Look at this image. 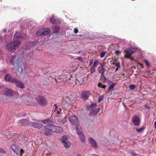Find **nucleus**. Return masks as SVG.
<instances>
[{
	"mask_svg": "<svg viewBox=\"0 0 156 156\" xmlns=\"http://www.w3.org/2000/svg\"><path fill=\"white\" fill-rule=\"evenodd\" d=\"M26 37V35L25 34H21L19 32H17L15 34L14 38L15 40L12 42H11L7 45L6 48L9 51L13 52L14 51L16 48L18 47L20 44V40H23Z\"/></svg>",
	"mask_w": 156,
	"mask_h": 156,
	"instance_id": "1",
	"label": "nucleus"
},
{
	"mask_svg": "<svg viewBox=\"0 0 156 156\" xmlns=\"http://www.w3.org/2000/svg\"><path fill=\"white\" fill-rule=\"evenodd\" d=\"M63 131V129L59 126L52 125H46L44 130L45 135L48 136L51 135L52 133H60Z\"/></svg>",
	"mask_w": 156,
	"mask_h": 156,
	"instance_id": "2",
	"label": "nucleus"
},
{
	"mask_svg": "<svg viewBox=\"0 0 156 156\" xmlns=\"http://www.w3.org/2000/svg\"><path fill=\"white\" fill-rule=\"evenodd\" d=\"M33 121V122H31L33 126L35 128L42 130L44 132L43 134L45 135L44 130L46 129V125L44 126L42 125L40 123L39 121H37L36 119H34Z\"/></svg>",
	"mask_w": 156,
	"mask_h": 156,
	"instance_id": "3",
	"label": "nucleus"
},
{
	"mask_svg": "<svg viewBox=\"0 0 156 156\" xmlns=\"http://www.w3.org/2000/svg\"><path fill=\"white\" fill-rule=\"evenodd\" d=\"M20 61L19 58L17 57L16 55L12 56L9 61V64L14 66H20Z\"/></svg>",
	"mask_w": 156,
	"mask_h": 156,
	"instance_id": "4",
	"label": "nucleus"
},
{
	"mask_svg": "<svg viewBox=\"0 0 156 156\" xmlns=\"http://www.w3.org/2000/svg\"><path fill=\"white\" fill-rule=\"evenodd\" d=\"M50 32V29L48 28H44L37 30L36 33L37 36H44L48 35Z\"/></svg>",
	"mask_w": 156,
	"mask_h": 156,
	"instance_id": "5",
	"label": "nucleus"
},
{
	"mask_svg": "<svg viewBox=\"0 0 156 156\" xmlns=\"http://www.w3.org/2000/svg\"><path fill=\"white\" fill-rule=\"evenodd\" d=\"M36 100L39 104L41 106H44L47 104V100L42 96H38L36 98Z\"/></svg>",
	"mask_w": 156,
	"mask_h": 156,
	"instance_id": "6",
	"label": "nucleus"
},
{
	"mask_svg": "<svg viewBox=\"0 0 156 156\" xmlns=\"http://www.w3.org/2000/svg\"><path fill=\"white\" fill-rule=\"evenodd\" d=\"M76 129L77 134L80 137V140L82 142H84L85 141V137L82 133V131L81 127L80 126H76Z\"/></svg>",
	"mask_w": 156,
	"mask_h": 156,
	"instance_id": "7",
	"label": "nucleus"
},
{
	"mask_svg": "<svg viewBox=\"0 0 156 156\" xmlns=\"http://www.w3.org/2000/svg\"><path fill=\"white\" fill-rule=\"evenodd\" d=\"M69 120L72 123L75 125L76 126H78L80 124L78 118L75 116L69 117Z\"/></svg>",
	"mask_w": 156,
	"mask_h": 156,
	"instance_id": "8",
	"label": "nucleus"
},
{
	"mask_svg": "<svg viewBox=\"0 0 156 156\" xmlns=\"http://www.w3.org/2000/svg\"><path fill=\"white\" fill-rule=\"evenodd\" d=\"M4 79L7 81L12 83H15L17 81L16 79L13 78L8 73L5 76Z\"/></svg>",
	"mask_w": 156,
	"mask_h": 156,
	"instance_id": "9",
	"label": "nucleus"
},
{
	"mask_svg": "<svg viewBox=\"0 0 156 156\" xmlns=\"http://www.w3.org/2000/svg\"><path fill=\"white\" fill-rule=\"evenodd\" d=\"M18 123L23 126H26L27 125H31V122L29 121L28 119H23L19 120Z\"/></svg>",
	"mask_w": 156,
	"mask_h": 156,
	"instance_id": "10",
	"label": "nucleus"
},
{
	"mask_svg": "<svg viewBox=\"0 0 156 156\" xmlns=\"http://www.w3.org/2000/svg\"><path fill=\"white\" fill-rule=\"evenodd\" d=\"M5 94L9 96H11L14 95L15 94H18L16 93L14 91L10 89L7 88L4 90Z\"/></svg>",
	"mask_w": 156,
	"mask_h": 156,
	"instance_id": "11",
	"label": "nucleus"
},
{
	"mask_svg": "<svg viewBox=\"0 0 156 156\" xmlns=\"http://www.w3.org/2000/svg\"><path fill=\"white\" fill-rule=\"evenodd\" d=\"M96 106V104H92L90 105V106L88 109L89 110H92V111H91L90 114L91 115H95L100 110V108H99L96 111L93 110L95 108Z\"/></svg>",
	"mask_w": 156,
	"mask_h": 156,
	"instance_id": "12",
	"label": "nucleus"
},
{
	"mask_svg": "<svg viewBox=\"0 0 156 156\" xmlns=\"http://www.w3.org/2000/svg\"><path fill=\"white\" fill-rule=\"evenodd\" d=\"M89 141L91 144V147L94 149H97L98 148V146L96 142L92 138H89Z\"/></svg>",
	"mask_w": 156,
	"mask_h": 156,
	"instance_id": "13",
	"label": "nucleus"
},
{
	"mask_svg": "<svg viewBox=\"0 0 156 156\" xmlns=\"http://www.w3.org/2000/svg\"><path fill=\"white\" fill-rule=\"evenodd\" d=\"M132 120L135 125L138 126L140 125V119L138 116L135 115L133 116L132 118Z\"/></svg>",
	"mask_w": 156,
	"mask_h": 156,
	"instance_id": "14",
	"label": "nucleus"
},
{
	"mask_svg": "<svg viewBox=\"0 0 156 156\" xmlns=\"http://www.w3.org/2000/svg\"><path fill=\"white\" fill-rule=\"evenodd\" d=\"M90 94L89 91H84L81 93L82 98L84 100H87Z\"/></svg>",
	"mask_w": 156,
	"mask_h": 156,
	"instance_id": "15",
	"label": "nucleus"
},
{
	"mask_svg": "<svg viewBox=\"0 0 156 156\" xmlns=\"http://www.w3.org/2000/svg\"><path fill=\"white\" fill-rule=\"evenodd\" d=\"M11 148L13 151L17 154L20 153V150L18 146L15 144H13L11 146Z\"/></svg>",
	"mask_w": 156,
	"mask_h": 156,
	"instance_id": "16",
	"label": "nucleus"
},
{
	"mask_svg": "<svg viewBox=\"0 0 156 156\" xmlns=\"http://www.w3.org/2000/svg\"><path fill=\"white\" fill-rule=\"evenodd\" d=\"M16 84V86L21 89H23L25 88V85L23 84V83L19 81L17 79V81L15 83H14Z\"/></svg>",
	"mask_w": 156,
	"mask_h": 156,
	"instance_id": "17",
	"label": "nucleus"
},
{
	"mask_svg": "<svg viewBox=\"0 0 156 156\" xmlns=\"http://www.w3.org/2000/svg\"><path fill=\"white\" fill-rule=\"evenodd\" d=\"M42 122L44 124L46 125H52L53 124V122L49 119L43 120Z\"/></svg>",
	"mask_w": 156,
	"mask_h": 156,
	"instance_id": "18",
	"label": "nucleus"
},
{
	"mask_svg": "<svg viewBox=\"0 0 156 156\" xmlns=\"http://www.w3.org/2000/svg\"><path fill=\"white\" fill-rule=\"evenodd\" d=\"M51 22L53 24H58L59 23L58 19L54 17V16L51 17L50 19Z\"/></svg>",
	"mask_w": 156,
	"mask_h": 156,
	"instance_id": "19",
	"label": "nucleus"
},
{
	"mask_svg": "<svg viewBox=\"0 0 156 156\" xmlns=\"http://www.w3.org/2000/svg\"><path fill=\"white\" fill-rule=\"evenodd\" d=\"M136 48H133L132 49H130L128 51L127 50H125V52L126 54H129L131 56L132 54L136 53Z\"/></svg>",
	"mask_w": 156,
	"mask_h": 156,
	"instance_id": "20",
	"label": "nucleus"
},
{
	"mask_svg": "<svg viewBox=\"0 0 156 156\" xmlns=\"http://www.w3.org/2000/svg\"><path fill=\"white\" fill-rule=\"evenodd\" d=\"M62 143L63 144L64 147L66 148H69L71 145V143L69 141L62 140Z\"/></svg>",
	"mask_w": 156,
	"mask_h": 156,
	"instance_id": "21",
	"label": "nucleus"
},
{
	"mask_svg": "<svg viewBox=\"0 0 156 156\" xmlns=\"http://www.w3.org/2000/svg\"><path fill=\"white\" fill-rule=\"evenodd\" d=\"M76 81V79L75 77H73L72 76H71L67 80V82L69 84H72Z\"/></svg>",
	"mask_w": 156,
	"mask_h": 156,
	"instance_id": "22",
	"label": "nucleus"
},
{
	"mask_svg": "<svg viewBox=\"0 0 156 156\" xmlns=\"http://www.w3.org/2000/svg\"><path fill=\"white\" fill-rule=\"evenodd\" d=\"M100 66V67L98 68V72L100 73L103 74L105 72V70L102 64H101Z\"/></svg>",
	"mask_w": 156,
	"mask_h": 156,
	"instance_id": "23",
	"label": "nucleus"
},
{
	"mask_svg": "<svg viewBox=\"0 0 156 156\" xmlns=\"http://www.w3.org/2000/svg\"><path fill=\"white\" fill-rule=\"evenodd\" d=\"M52 29L54 31L53 33H58V31L59 30V28L58 26H54L52 27Z\"/></svg>",
	"mask_w": 156,
	"mask_h": 156,
	"instance_id": "24",
	"label": "nucleus"
},
{
	"mask_svg": "<svg viewBox=\"0 0 156 156\" xmlns=\"http://www.w3.org/2000/svg\"><path fill=\"white\" fill-rule=\"evenodd\" d=\"M101 79L103 80V82H107L108 81V79L106 78L105 76L103 74H101Z\"/></svg>",
	"mask_w": 156,
	"mask_h": 156,
	"instance_id": "25",
	"label": "nucleus"
},
{
	"mask_svg": "<svg viewBox=\"0 0 156 156\" xmlns=\"http://www.w3.org/2000/svg\"><path fill=\"white\" fill-rule=\"evenodd\" d=\"M49 82V80L48 77H47L44 78V81L43 82L44 84L46 86L48 85Z\"/></svg>",
	"mask_w": 156,
	"mask_h": 156,
	"instance_id": "26",
	"label": "nucleus"
},
{
	"mask_svg": "<svg viewBox=\"0 0 156 156\" xmlns=\"http://www.w3.org/2000/svg\"><path fill=\"white\" fill-rule=\"evenodd\" d=\"M98 86L99 87L102 88L103 89H105L106 87V86L102 85V84L101 83H99L98 84Z\"/></svg>",
	"mask_w": 156,
	"mask_h": 156,
	"instance_id": "27",
	"label": "nucleus"
},
{
	"mask_svg": "<svg viewBox=\"0 0 156 156\" xmlns=\"http://www.w3.org/2000/svg\"><path fill=\"white\" fill-rule=\"evenodd\" d=\"M49 72L48 69L47 68H43L42 69V72L44 74H47Z\"/></svg>",
	"mask_w": 156,
	"mask_h": 156,
	"instance_id": "28",
	"label": "nucleus"
},
{
	"mask_svg": "<svg viewBox=\"0 0 156 156\" xmlns=\"http://www.w3.org/2000/svg\"><path fill=\"white\" fill-rule=\"evenodd\" d=\"M116 85V83H112L111 84L109 87V88L108 89V90L109 91L112 88H113V87H114Z\"/></svg>",
	"mask_w": 156,
	"mask_h": 156,
	"instance_id": "29",
	"label": "nucleus"
},
{
	"mask_svg": "<svg viewBox=\"0 0 156 156\" xmlns=\"http://www.w3.org/2000/svg\"><path fill=\"white\" fill-rule=\"evenodd\" d=\"M98 62V60H95L94 61L93 65L92 66L95 68L97 66Z\"/></svg>",
	"mask_w": 156,
	"mask_h": 156,
	"instance_id": "30",
	"label": "nucleus"
},
{
	"mask_svg": "<svg viewBox=\"0 0 156 156\" xmlns=\"http://www.w3.org/2000/svg\"><path fill=\"white\" fill-rule=\"evenodd\" d=\"M112 64L113 65H115L118 68H120L121 67L120 63L119 62H117L116 63H115V62H113Z\"/></svg>",
	"mask_w": 156,
	"mask_h": 156,
	"instance_id": "31",
	"label": "nucleus"
},
{
	"mask_svg": "<svg viewBox=\"0 0 156 156\" xmlns=\"http://www.w3.org/2000/svg\"><path fill=\"white\" fill-rule=\"evenodd\" d=\"M95 71V67L92 66L90 69L91 73L93 74Z\"/></svg>",
	"mask_w": 156,
	"mask_h": 156,
	"instance_id": "32",
	"label": "nucleus"
},
{
	"mask_svg": "<svg viewBox=\"0 0 156 156\" xmlns=\"http://www.w3.org/2000/svg\"><path fill=\"white\" fill-rule=\"evenodd\" d=\"M67 120L66 118H63L61 121L60 122L64 124L66 123L67 122Z\"/></svg>",
	"mask_w": 156,
	"mask_h": 156,
	"instance_id": "33",
	"label": "nucleus"
},
{
	"mask_svg": "<svg viewBox=\"0 0 156 156\" xmlns=\"http://www.w3.org/2000/svg\"><path fill=\"white\" fill-rule=\"evenodd\" d=\"M144 129V128L142 127L140 129H136V130L138 132L140 133L142 132Z\"/></svg>",
	"mask_w": 156,
	"mask_h": 156,
	"instance_id": "34",
	"label": "nucleus"
},
{
	"mask_svg": "<svg viewBox=\"0 0 156 156\" xmlns=\"http://www.w3.org/2000/svg\"><path fill=\"white\" fill-rule=\"evenodd\" d=\"M6 151L3 148L0 147V154L6 153Z\"/></svg>",
	"mask_w": 156,
	"mask_h": 156,
	"instance_id": "35",
	"label": "nucleus"
},
{
	"mask_svg": "<svg viewBox=\"0 0 156 156\" xmlns=\"http://www.w3.org/2000/svg\"><path fill=\"white\" fill-rule=\"evenodd\" d=\"M130 153L132 156H138L137 154L133 151L130 152Z\"/></svg>",
	"mask_w": 156,
	"mask_h": 156,
	"instance_id": "36",
	"label": "nucleus"
},
{
	"mask_svg": "<svg viewBox=\"0 0 156 156\" xmlns=\"http://www.w3.org/2000/svg\"><path fill=\"white\" fill-rule=\"evenodd\" d=\"M106 53V52L105 51H104V52H102L101 54V55H100V57L101 58H103V57H104Z\"/></svg>",
	"mask_w": 156,
	"mask_h": 156,
	"instance_id": "37",
	"label": "nucleus"
},
{
	"mask_svg": "<svg viewBox=\"0 0 156 156\" xmlns=\"http://www.w3.org/2000/svg\"><path fill=\"white\" fill-rule=\"evenodd\" d=\"M135 87H136V86L134 85H133V84L130 85L129 86V88L130 89L133 90L135 88Z\"/></svg>",
	"mask_w": 156,
	"mask_h": 156,
	"instance_id": "38",
	"label": "nucleus"
},
{
	"mask_svg": "<svg viewBox=\"0 0 156 156\" xmlns=\"http://www.w3.org/2000/svg\"><path fill=\"white\" fill-rule=\"evenodd\" d=\"M144 62L146 64L147 66L149 67V61L148 60H144Z\"/></svg>",
	"mask_w": 156,
	"mask_h": 156,
	"instance_id": "39",
	"label": "nucleus"
},
{
	"mask_svg": "<svg viewBox=\"0 0 156 156\" xmlns=\"http://www.w3.org/2000/svg\"><path fill=\"white\" fill-rule=\"evenodd\" d=\"M103 99V97L102 96H100L98 97V102H100Z\"/></svg>",
	"mask_w": 156,
	"mask_h": 156,
	"instance_id": "40",
	"label": "nucleus"
},
{
	"mask_svg": "<svg viewBox=\"0 0 156 156\" xmlns=\"http://www.w3.org/2000/svg\"><path fill=\"white\" fill-rule=\"evenodd\" d=\"M76 59H78L79 61H80L81 62H83V58L81 57H77V58H76Z\"/></svg>",
	"mask_w": 156,
	"mask_h": 156,
	"instance_id": "41",
	"label": "nucleus"
},
{
	"mask_svg": "<svg viewBox=\"0 0 156 156\" xmlns=\"http://www.w3.org/2000/svg\"><path fill=\"white\" fill-rule=\"evenodd\" d=\"M24 151L23 149H21L20 150V156H22L23 154L24 153Z\"/></svg>",
	"mask_w": 156,
	"mask_h": 156,
	"instance_id": "42",
	"label": "nucleus"
},
{
	"mask_svg": "<svg viewBox=\"0 0 156 156\" xmlns=\"http://www.w3.org/2000/svg\"><path fill=\"white\" fill-rule=\"evenodd\" d=\"M62 140H66L67 139V137L66 136L64 135L62 137Z\"/></svg>",
	"mask_w": 156,
	"mask_h": 156,
	"instance_id": "43",
	"label": "nucleus"
},
{
	"mask_svg": "<svg viewBox=\"0 0 156 156\" xmlns=\"http://www.w3.org/2000/svg\"><path fill=\"white\" fill-rule=\"evenodd\" d=\"M124 57L125 58H130V56L129 55V54H126L125 56Z\"/></svg>",
	"mask_w": 156,
	"mask_h": 156,
	"instance_id": "44",
	"label": "nucleus"
},
{
	"mask_svg": "<svg viewBox=\"0 0 156 156\" xmlns=\"http://www.w3.org/2000/svg\"><path fill=\"white\" fill-rule=\"evenodd\" d=\"M74 32L75 33L77 34L78 32V30L76 28H75L74 29Z\"/></svg>",
	"mask_w": 156,
	"mask_h": 156,
	"instance_id": "45",
	"label": "nucleus"
},
{
	"mask_svg": "<svg viewBox=\"0 0 156 156\" xmlns=\"http://www.w3.org/2000/svg\"><path fill=\"white\" fill-rule=\"evenodd\" d=\"M93 60L91 59L90 61V65L91 66L93 63Z\"/></svg>",
	"mask_w": 156,
	"mask_h": 156,
	"instance_id": "46",
	"label": "nucleus"
},
{
	"mask_svg": "<svg viewBox=\"0 0 156 156\" xmlns=\"http://www.w3.org/2000/svg\"><path fill=\"white\" fill-rule=\"evenodd\" d=\"M115 53L116 55H118L120 53V52L119 50H116L115 51Z\"/></svg>",
	"mask_w": 156,
	"mask_h": 156,
	"instance_id": "47",
	"label": "nucleus"
},
{
	"mask_svg": "<svg viewBox=\"0 0 156 156\" xmlns=\"http://www.w3.org/2000/svg\"><path fill=\"white\" fill-rule=\"evenodd\" d=\"M90 156H100V155L95 154H92L90 155Z\"/></svg>",
	"mask_w": 156,
	"mask_h": 156,
	"instance_id": "48",
	"label": "nucleus"
},
{
	"mask_svg": "<svg viewBox=\"0 0 156 156\" xmlns=\"http://www.w3.org/2000/svg\"><path fill=\"white\" fill-rule=\"evenodd\" d=\"M61 109H60V111H57L56 112V113H57V114H59L60 113V112H61Z\"/></svg>",
	"mask_w": 156,
	"mask_h": 156,
	"instance_id": "49",
	"label": "nucleus"
},
{
	"mask_svg": "<svg viewBox=\"0 0 156 156\" xmlns=\"http://www.w3.org/2000/svg\"><path fill=\"white\" fill-rule=\"evenodd\" d=\"M145 107L147 108H150V107H148V106H147V105H145Z\"/></svg>",
	"mask_w": 156,
	"mask_h": 156,
	"instance_id": "50",
	"label": "nucleus"
},
{
	"mask_svg": "<svg viewBox=\"0 0 156 156\" xmlns=\"http://www.w3.org/2000/svg\"><path fill=\"white\" fill-rule=\"evenodd\" d=\"M154 127L155 129H156V121H155V122H154Z\"/></svg>",
	"mask_w": 156,
	"mask_h": 156,
	"instance_id": "51",
	"label": "nucleus"
},
{
	"mask_svg": "<svg viewBox=\"0 0 156 156\" xmlns=\"http://www.w3.org/2000/svg\"><path fill=\"white\" fill-rule=\"evenodd\" d=\"M3 72L4 73H6V70L5 69H4L3 71Z\"/></svg>",
	"mask_w": 156,
	"mask_h": 156,
	"instance_id": "52",
	"label": "nucleus"
},
{
	"mask_svg": "<svg viewBox=\"0 0 156 156\" xmlns=\"http://www.w3.org/2000/svg\"><path fill=\"white\" fill-rule=\"evenodd\" d=\"M147 72L148 74H150L151 73V72L150 71H147Z\"/></svg>",
	"mask_w": 156,
	"mask_h": 156,
	"instance_id": "53",
	"label": "nucleus"
},
{
	"mask_svg": "<svg viewBox=\"0 0 156 156\" xmlns=\"http://www.w3.org/2000/svg\"><path fill=\"white\" fill-rule=\"evenodd\" d=\"M140 66L142 68H143V64H140Z\"/></svg>",
	"mask_w": 156,
	"mask_h": 156,
	"instance_id": "54",
	"label": "nucleus"
},
{
	"mask_svg": "<svg viewBox=\"0 0 156 156\" xmlns=\"http://www.w3.org/2000/svg\"><path fill=\"white\" fill-rule=\"evenodd\" d=\"M121 74L123 76H125V74L124 73H122Z\"/></svg>",
	"mask_w": 156,
	"mask_h": 156,
	"instance_id": "55",
	"label": "nucleus"
},
{
	"mask_svg": "<svg viewBox=\"0 0 156 156\" xmlns=\"http://www.w3.org/2000/svg\"><path fill=\"white\" fill-rule=\"evenodd\" d=\"M21 113L19 114H18V116H19V117H20V116H21Z\"/></svg>",
	"mask_w": 156,
	"mask_h": 156,
	"instance_id": "56",
	"label": "nucleus"
},
{
	"mask_svg": "<svg viewBox=\"0 0 156 156\" xmlns=\"http://www.w3.org/2000/svg\"><path fill=\"white\" fill-rule=\"evenodd\" d=\"M21 72L20 73V74L22 73V71H23V69L22 68H21Z\"/></svg>",
	"mask_w": 156,
	"mask_h": 156,
	"instance_id": "57",
	"label": "nucleus"
},
{
	"mask_svg": "<svg viewBox=\"0 0 156 156\" xmlns=\"http://www.w3.org/2000/svg\"><path fill=\"white\" fill-rule=\"evenodd\" d=\"M6 31H7V30H4V31H4V33H5V32H6Z\"/></svg>",
	"mask_w": 156,
	"mask_h": 156,
	"instance_id": "58",
	"label": "nucleus"
},
{
	"mask_svg": "<svg viewBox=\"0 0 156 156\" xmlns=\"http://www.w3.org/2000/svg\"><path fill=\"white\" fill-rule=\"evenodd\" d=\"M119 68H118L117 67V68L116 69V70H115V71H117L118 70Z\"/></svg>",
	"mask_w": 156,
	"mask_h": 156,
	"instance_id": "59",
	"label": "nucleus"
},
{
	"mask_svg": "<svg viewBox=\"0 0 156 156\" xmlns=\"http://www.w3.org/2000/svg\"><path fill=\"white\" fill-rule=\"evenodd\" d=\"M55 107V110H56L57 108V106L56 107Z\"/></svg>",
	"mask_w": 156,
	"mask_h": 156,
	"instance_id": "60",
	"label": "nucleus"
},
{
	"mask_svg": "<svg viewBox=\"0 0 156 156\" xmlns=\"http://www.w3.org/2000/svg\"><path fill=\"white\" fill-rule=\"evenodd\" d=\"M21 66L20 65V66H19V67H18V68H17V69H18V68H19Z\"/></svg>",
	"mask_w": 156,
	"mask_h": 156,
	"instance_id": "61",
	"label": "nucleus"
},
{
	"mask_svg": "<svg viewBox=\"0 0 156 156\" xmlns=\"http://www.w3.org/2000/svg\"><path fill=\"white\" fill-rule=\"evenodd\" d=\"M54 106H55V107H56L57 105L56 104H55L54 105Z\"/></svg>",
	"mask_w": 156,
	"mask_h": 156,
	"instance_id": "62",
	"label": "nucleus"
},
{
	"mask_svg": "<svg viewBox=\"0 0 156 156\" xmlns=\"http://www.w3.org/2000/svg\"><path fill=\"white\" fill-rule=\"evenodd\" d=\"M23 116H25V114H24V113H23Z\"/></svg>",
	"mask_w": 156,
	"mask_h": 156,
	"instance_id": "63",
	"label": "nucleus"
},
{
	"mask_svg": "<svg viewBox=\"0 0 156 156\" xmlns=\"http://www.w3.org/2000/svg\"><path fill=\"white\" fill-rule=\"evenodd\" d=\"M2 39H1L0 41H2Z\"/></svg>",
	"mask_w": 156,
	"mask_h": 156,
	"instance_id": "64",
	"label": "nucleus"
}]
</instances>
